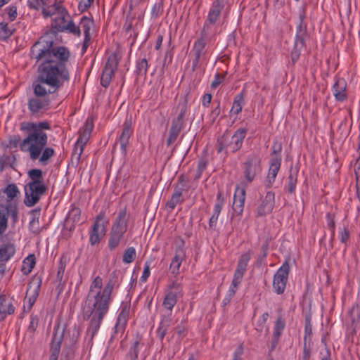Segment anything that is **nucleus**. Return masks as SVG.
<instances>
[{"label":"nucleus","mask_w":360,"mask_h":360,"mask_svg":"<svg viewBox=\"0 0 360 360\" xmlns=\"http://www.w3.org/2000/svg\"><path fill=\"white\" fill-rule=\"evenodd\" d=\"M30 57L40 62L37 77L32 88L34 96L29 98L28 109L34 115L50 108L51 95L70 80L67 68L70 53L64 46H54L53 41L41 38L30 49Z\"/></svg>","instance_id":"nucleus-1"},{"label":"nucleus","mask_w":360,"mask_h":360,"mask_svg":"<svg viewBox=\"0 0 360 360\" xmlns=\"http://www.w3.org/2000/svg\"><path fill=\"white\" fill-rule=\"evenodd\" d=\"M51 124L47 121L39 122H22L20 130L27 132V136L20 143L21 151L28 153L30 159L41 166H46L55 155L51 147H46L48 135L44 130H50Z\"/></svg>","instance_id":"nucleus-2"},{"label":"nucleus","mask_w":360,"mask_h":360,"mask_svg":"<svg viewBox=\"0 0 360 360\" xmlns=\"http://www.w3.org/2000/svg\"><path fill=\"white\" fill-rule=\"evenodd\" d=\"M120 285L119 274L117 271H113L110 274L108 282L103 289L96 292V295L94 297L95 303L94 304V308L90 311V314L94 316V325L102 324L112 302L113 289L115 288H118Z\"/></svg>","instance_id":"nucleus-3"},{"label":"nucleus","mask_w":360,"mask_h":360,"mask_svg":"<svg viewBox=\"0 0 360 360\" xmlns=\"http://www.w3.org/2000/svg\"><path fill=\"white\" fill-rule=\"evenodd\" d=\"M102 286V278L98 276L94 278L90 285V290L85 300V307L83 309V319L84 320L89 321L88 327L86 330V335L89 338L91 342L93 341L101 326V324H98L95 326L93 323L94 316L90 314V311L91 309L94 308V304L95 303L94 297L96 295V292H94V289L97 288L99 290H101Z\"/></svg>","instance_id":"nucleus-4"},{"label":"nucleus","mask_w":360,"mask_h":360,"mask_svg":"<svg viewBox=\"0 0 360 360\" xmlns=\"http://www.w3.org/2000/svg\"><path fill=\"white\" fill-rule=\"evenodd\" d=\"M248 130L245 128L238 129L233 135L230 136L226 131L217 141V150L218 153L224 152L226 156L229 153L238 151L243 143Z\"/></svg>","instance_id":"nucleus-5"},{"label":"nucleus","mask_w":360,"mask_h":360,"mask_svg":"<svg viewBox=\"0 0 360 360\" xmlns=\"http://www.w3.org/2000/svg\"><path fill=\"white\" fill-rule=\"evenodd\" d=\"M214 33H210L202 30L200 37L194 42L190 54L193 57L192 60V70H196L200 65L201 58L206 53V43L212 40Z\"/></svg>","instance_id":"nucleus-6"},{"label":"nucleus","mask_w":360,"mask_h":360,"mask_svg":"<svg viewBox=\"0 0 360 360\" xmlns=\"http://www.w3.org/2000/svg\"><path fill=\"white\" fill-rule=\"evenodd\" d=\"M261 162L262 159L257 153H252L248 155L243 165L244 178L248 183H252L262 172Z\"/></svg>","instance_id":"nucleus-7"},{"label":"nucleus","mask_w":360,"mask_h":360,"mask_svg":"<svg viewBox=\"0 0 360 360\" xmlns=\"http://www.w3.org/2000/svg\"><path fill=\"white\" fill-rule=\"evenodd\" d=\"M48 191L45 184H29L25 186L24 203L27 207L35 205Z\"/></svg>","instance_id":"nucleus-8"},{"label":"nucleus","mask_w":360,"mask_h":360,"mask_svg":"<svg viewBox=\"0 0 360 360\" xmlns=\"http://www.w3.org/2000/svg\"><path fill=\"white\" fill-rule=\"evenodd\" d=\"M108 221L105 220V212H101L95 218L91 229L89 231V243L94 246L98 244L101 238L105 236Z\"/></svg>","instance_id":"nucleus-9"},{"label":"nucleus","mask_w":360,"mask_h":360,"mask_svg":"<svg viewBox=\"0 0 360 360\" xmlns=\"http://www.w3.org/2000/svg\"><path fill=\"white\" fill-rule=\"evenodd\" d=\"M189 189L185 176L181 174L178 177L177 184L174 186V192L170 200L167 202V206L170 209H174L178 204L184 201L183 192H187Z\"/></svg>","instance_id":"nucleus-10"},{"label":"nucleus","mask_w":360,"mask_h":360,"mask_svg":"<svg viewBox=\"0 0 360 360\" xmlns=\"http://www.w3.org/2000/svg\"><path fill=\"white\" fill-rule=\"evenodd\" d=\"M224 8V0H214L208 12L207 19L205 21L203 25V30H207V32L210 33H214L212 30V26L217 22L219 20L221 11Z\"/></svg>","instance_id":"nucleus-11"},{"label":"nucleus","mask_w":360,"mask_h":360,"mask_svg":"<svg viewBox=\"0 0 360 360\" xmlns=\"http://www.w3.org/2000/svg\"><path fill=\"white\" fill-rule=\"evenodd\" d=\"M289 271V264L288 262H285L274 274L273 280V289L277 295H282L284 292L288 281Z\"/></svg>","instance_id":"nucleus-12"},{"label":"nucleus","mask_w":360,"mask_h":360,"mask_svg":"<svg viewBox=\"0 0 360 360\" xmlns=\"http://www.w3.org/2000/svg\"><path fill=\"white\" fill-rule=\"evenodd\" d=\"M119 60L116 54H111L105 65L101 77V84L107 88L112 80V77L117 68Z\"/></svg>","instance_id":"nucleus-13"},{"label":"nucleus","mask_w":360,"mask_h":360,"mask_svg":"<svg viewBox=\"0 0 360 360\" xmlns=\"http://www.w3.org/2000/svg\"><path fill=\"white\" fill-rule=\"evenodd\" d=\"M94 128V123L91 118H87L83 127L82 131L80 132L79 136L78 137L77 142L75 145L74 153L77 152L78 148H79V152L78 153L77 159L80 158V155L83 152L84 147L89 139L91 133Z\"/></svg>","instance_id":"nucleus-14"},{"label":"nucleus","mask_w":360,"mask_h":360,"mask_svg":"<svg viewBox=\"0 0 360 360\" xmlns=\"http://www.w3.org/2000/svg\"><path fill=\"white\" fill-rule=\"evenodd\" d=\"M305 18V6H303L299 9V24L296 27V35L294 44H296V46H305V39L308 36L307 25L304 23Z\"/></svg>","instance_id":"nucleus-15"},{"label":"nucleus","mask_w":360,"mask_h":360,"mask_svg":"<svg viewBox=\"0 0 360 360\" xmlns=\"http://www.w3.org/2000/svg\"><path fill=\"white\" fill-rule=\"evenodd\" d=\"M185 259V242L181 238L178 242H176L175 255L170 264V270L172 274L176 275L179 273L180 266Z\"/></svg>","instance_id":"nucleus-16"},{"label":"nucleus","mask_w":360,"mask_h":360,"mask_svg":"<svg viewBox=\"0 0 360 360\" xmlns=\"http://www.w3.org/2000/svg\"><path fill=\"white\" fill-rule=\"evenodd\" d=\"M65 328L59 331V324L55 327L54 333L50 346L49 360H58L60 352L61 344L63 340Z\"/></svg>","instance_id":"nucleus-17"},{"label":"nucleus","mask_w":360,"mask_h":360,"mask_svg":"<svg viewBox=\"0 0 360 360\" xmlns=\"http://www.w3.org/2000/svg\"><path fill=\"white\" fill-rule=\"evenodd\" d=\"M281 157H275L270 159L268 174L264 182L266 188H271L273 184L275 182L276 176L281 168Z\"/></svg>","instance_id":"nucleus-18"},{"label":"nucleus","mask_w":360,"mask_h":360,"mask_svg":"<svg viewBox=\"0 0 360 360\" xmlns=\"http://www.w3.org/2000/svg\"><path fill=\"white\" fill-rule=\"evenodd\" d=\"M275 204V194L272 191H268L257 209L258 217H263L272 212Z\"/></svg>","instance_id":"nucleus-19"},{"label":"nucleus","mask_w":360,"mask_h":360,"mask_svg":"<svg viewBox=\"0 0 360 360\" xmlns=\"http://www.w3.org/2000/svg\"><path fill=\"white\" fill-rule=\"evenodd\" d=\"M133 134V129L131 128V121L126 120L122 125V131L118 138V141L120 144V148L122 152L126 153L127 146L129 143V139Z\"/></svg>","instance_id":"nucleus-20"},{"label":"nucleus","mask_w":360,"mask_h":360,"mask_svg":"<svg viewBox=\"0 0 360 360\" xmlns=\"http://www.w3.org/2000/svg\"><path fill=\"white\" fill-rule=\"evenodd\" d=\"M333 94L337 101L343 102L347 98V82L343 78H338L332 87Z\"/></svg>","instance_id":"nucleus-21"},{"label":"nucleus","mask_w":360,"mask_h":360,"mask_svg":"<svg viewBox=\"0 0 360 360\" xmlns=\"http://www.w3.org/2000/svg\"><path fill=\"white\" fill-rule=\"evenodd\" d=\"M252 252L249 250L248 252L243 253L238 259L237 267L235 271L233 278L238 280H242L246 270L249 261L251 259Z\"/></svg>","instance_id":"nucleus-22"},{"label":"nucleus","mask_w":360,"mask_h":360,"mask_svg":"<svg viewBox=\"0 0 360 360\" xmlns=\"http://www.w3.org/2000/svg\"><path fill=\"white\" fill-rule=\"evenodd\" d=\"M41 285V279L39 277L34 278L29 283L26 292V297L28 298V302L32 306L35 302L39 292Z\"/></svg>","instance_id":"nucleus-23"},{"label":"nucleus","mask_w":360,"mask_h":360,"mask_svg":"<svg viewBox=\"0 0 360 360\" xmlns=\"http://www.w3.org/2000/svg\"><path fill=\"white\" fill-rule=\"evenodd\" d=\"M245 190L237 188L233 196V210L235 214L241 215L244 209Z\"/></svg>","instance_id":"nucleus-24"},{"label":"nucleus","mask_w":360,"mask_h":360,"mask_svg":"<svg viewBox=\"0 0 360 360\" xmlns=\"http://www.w3.org/2000/svg\"><path fill=\"white\" fill-rule=\"evenodd\" d=\"M130 307L127 304L122 305L117 316L115 326V333H123L127 323Z\"/></svg>","instance_id":"nucleus-25"},{"label":"nucleus","mask_w":360,"mask_h":360,"mask_svg":"<svg viewBox=\"0 0 360 360\" xmlns=\"http://www.w3.org/2000/svg\"><path fill=\"white\" fill-rule=\"evenodd\" d=\"M15 307L9 297L6 295H0V321L4 320L8 315L13 314Z\"/></svg>","instance_id":"nucleus-26"},{"label":"nucleus","mask_w":360,"mask_h":360,"mask_svg":"<svg viewBox=\"0 0 360 360\" xmlns=\"http://www.w3.org/2000/svg\"><path fill=\"white\" fill-rule=\"evenodd\" d=\"M127 226L128 215L127 213V210L124 208L120 210L118 212L116 219L113 222L111 229L126 232L127 230Z\"/></svg>","instance_id":"nucleus-27"},{"label":"nucleus","mask_w":360,"mask_h":360,"mask_svg":"<svg viewBox=\"0 0 360 360\" xmlns=\"http://www.w3.org/2000/svg\"><path fill=\"white\" fill-rule=\"evenodd\" d=\"M143 345L144 343L141 341V338L137 335L131 342L129 352L126 356L127 358L130 360H137L140 350Z\"/></svg>","instance_id":"nucleus-28"},{"label":"nucleus","mask_w":360,"mask_h":360,"mask_svg":"<svg viewBox=\"0 0 360 360\" xmlns=\"http://www.w3.org/2000/svg\"><path fill=\"white\" fill-rule=\"evenodd\" d=\"M15 248L13 243L8 242L0 245V262L8 261L15 254Z\"/></svg>","instance_id":"nucleus-29"},{"label":"nucleus","mask_w":360,"mask_h":360,"mask_svg":"<svg viewBox=\"0 0 360 360\" xmlns=\"http://www.w3.org/2000/svg\"><path fill=\"white\" fill-rule=\"evenodd\" d=\"M52 7L54 9V11L43 8L42 15L44 18L52 17L53 15L56 16V14H57V16H69L70 15L67 9L60 3H56Z\"/></svg>","instance_id":"nucleus-30"},{"label":"nucleus","mask_w":360,"mask_h":360,"mask_svg":"<svg viewBox=\"0 0 360 360\" xmlns=\"http://www.w3.org/2000/svg\"><path fill=\"white\" fill-rule=\"evenodd\" d=\"M298 172L299 169L297 167H291L289 170V176L288 177V182L285 186V188L290 194L295 193V192Z\"/></svg>","instance_id":"nucleus-31"},{"label":"nucleus","mask_w":360,"mask_h":360,"mask_svg":"<svg viewBox=\"0 0 360 360\" xmlns=\"http://www.w3.org/2000/svg\"><path fill=\"white\" fill-rule=\"evenodd\" d=\"M70 19V15L69 16H54L51 20V28L55 32H64L65 25Z\"/></svg>","instance_id":"nucleus-32"},{"label":"nucleus","mask_w":360,"mask_h":360,"mask_svg":"<svg viewBox=\"0 0 360 360\" xmlns=\"http://www.w3.org/2000/svg\"><path fill=\"white\" fill-rule=\"evenodd\" d=\"M126 232L111 229L108 239V248L110 250L117 248Z\"/></svg>","instance_id":"nucleus-33"},{"label":"nucleus","mask_w":360,"mask_h":360,"mask_svg":"<svg viewBox=\"0 0 360 360\" xmlns=\"http://www.w3.org/2000/svg\"><path fill=\"white\" fill-rule=\"evenodd\" d=\"M184 126L179 124L172 122L171 127L169 131V136L167 139V146H169L174 143L177 139L179 134L183 129Z\"/></svg>","instance_id":"nucleus-34"},{"label":"nucleus","mask_w":360,"mask_h":360,"mask_svg":"<svg viewBox=\"0 0 360 360\" xmlns=\"http://www.w3.org/2000/svg\"><path fill=\"white\" fill-rule=\"evenodd\" d=\"M32 219L29 223L30 230L34 233H38L40 231L39 229V215H40V209H34L30 212Z\"/></svg>","instance_id":"nucleus-35"},{"label":"nucleus","mask_w":360,"mask_h":360,"mask_svg":"<svg viewBox=\"0 0 360 360\" xmlns=\"http://www.w3.org/2000/svg\"><path fill=\"white\" fill-rule=\"evenodd\" d=\"M94 26V21L88 17L83 16L79 22L80 31L84 32V38L91 39L90 30Z\"/></svg>","instance_id":"nucleus-36"},{"label":"nucleus","mask_w":360,"mask_h":360,"mask_svg":"<svg viewBox=\"0 0 360 360\" xmlns=\"http://www.w3.org/2000/svg\"><path fill=\"white\" fill-rule=\"evenodd\" d=\"M9 214L8 207L0 205V234H2L8 226V214Z\"/></svg>","instance_id":"nucleus-37"},{"label":"nucleus","mask_w":360,"mask_h":360,"mask_svg":"<svg viewBox=\"0 0 360 360\" xmlns=\"http://www.w3.org/2000/svg\"><path fill=\"white\" fill-rule=\"evenodd\" d=\"M178 295L173 293V291H168L164 298L162 305L168 311H172L173 307L177 302Z\"/></svg>","instance_id":"nucleus-38"},{"label":"nucleus","mask_w":360,"mask_h":360,"mask_svg":"<svg viewBox=\"0 0 360 360\" xmlns=\"http://www.w3.org/2000/svg\"><path fill=\"white\" fill-rule=\"evenodd\" d=\"M30 181L29 184H45L43 178V172L40 169H32L27 172Z\"/></svg>","instance_id":"nucleus-39"},{"label":"nucleus","mask_w":360,"mask_h":360,"mask_svg":"<svg viewBox=\"0 0 360 360\" xmlns=\"http://www.w3.org/2000/svg\"><path fill=\"white\" fill-rule=\"evenodd\" d=\"M35 256L34 255H28L22 262L21 271L25 275L29 274L35 265Z\"/></svg>","instance_id":"nucleus-40"},{"label":"nucleus","mask_w":360,"mask_h":360,"mask_svg":"<svg viewBox=\"0 0 360 360\" xmlns=\"http://www.w3.org/2000/svg\"><path fill=\"white\" fill-rule=\"evenodd\" d=\"M357 151H358L359 155L356 160V168L354 169V173H355V176H356V195L360 201V146H359Z\"/></svg>","instance_id":"nucleus-41"},{"label":"nucleus","mask_w":360,"mask_h":360,"mask_svg":"<svg viewBox=\"0 0 360 360\" xmlns=\"http://www.w3.org/2000/svg\"><path fill=\"white\" fill-rule=\"evenodd\" d=\"M4 193L6 195L8 198V203L11 202V200L20 194V191L15 184H8L4 190Z\"/></svg>","instance_id":"nucleus-42"},{"label":"nucleus","mask_w":360,"mask_h":360,"mask_svg":"<svg viewBox=\"0 0 360 360\" xmlns=\"http://www.w3.org/2000/svg\"><path fill=\"white\" fill-rule=\"evenodd\" d=\"M179 108H180V112L177 117L172 120V122L184 126V118L187 111V101L185 100L184 102L180 103L179 104Z\"/></svg>","instance_id":"nucleus-43"},{"label":"nucleus","mask_w":360,"mask_h":360,"mask_svg":"<svg viewBox=\"0 0 360 360\" xmlns=\"http://www.w3.org/2000/svg\"><path fill=\"white\" fill-rule=\"evenodd\" d=\"M136 257V250L134 247L127 248L122 256V262L124 264H130L133 262Z\"/></svg>","instance_id":"nucleus-44"},{"label":"nucleus","mask_w":360,"mask_h":360,"mask_svg":"<svg viewBox=\"0 0 360 360\" xmlns=\"http://www.w3.org/2000/svg\"><path fill=\"white\" fill-rule=\"evenodd\" d=\"M64 32L77 37H79L81 35L79 25H76L72 19L68 22L64 29Z\"/></svg>","instance_id":"nucleus-45"},{"label":"nucleus","mask_w":360,"mask_h":360,"mask_svg":"<svg viewBox=\"0 0 360 360\" xmlns=\"http://www.w3.org/2000/svg\"><path fill=\"white\" fill-rule=\"evenodd\" d=\"M164 11V0H160L155 3L152 7L151 10V18L156 19L160 16Z\"/></svg>","instance_id":"nucleus-46"},{"label":"nucleus","mask_w":360,"mask_h":360,"mask_svg":"<svg viewBox=\"0 0 360 360\" xmlns=\"http://www.w3.org/2000/svg\"><path fill=\"white\" fill-rule=\"evenodd\" d=\"M148 61L146 58H143L138 61L136 67V73L140 76H146L148 71Z\"/></svg>","instance_id":"nucleus-47"},{"label":"nucleus","mask_w":360,"mask_h":360,"mask_svg":"<svg viewBox=\"0 0 360 360\" xmlns=\"http://www.w3.org/2000/svg\"><path fill=\"white\" fill-rule=\"evenodd\" d=\"M243 102V96L242 94H238L233 101L231 112L236 115L240 113L242 110V103Z\"/></svg>","instance_id":"nucleus-48"},{"label":"nucleus","mask_w":360,"mask_h":360,"mask_svg":"<svg viewBox=\"0 0 360 360\" xmlns=\"http://www.w3.org/2000/svg\"><path fill=\"white\" fill-rule=\"evenodd\" d=\"M349 314L352 323L359 322L360 320V306L358 304H354L349 311Z\"/></svg>","instance_id":"nucleus-49"},{"label":"nucleus","mask_w":360,"mask_h":360,"mask_svg":"<svg viewBox=\"0 0 360 360\" xmlns=\"http://www.w3.org/2000/svg\"><path fill=\"white\" fill-rule=\"evenodd\" d=\"M221 210H219L218 208L213 210V214L209 220V230L213 231L216 230L217 220Z\"/></svg>","instance_id":"nucleus-50"},{"label":"nucleus","mask_w":360,"mask_h":360,"mask_svg":"<svg viewBox=\"0 0 360 360\" xmlns=\"http://www.w3.org/2000/svg\"><path fill=\"white\" fill-rule=\"evenodd\" d=\"M284 328H285L284 321L282 319L281 317H278L276 319V321H275L273 334L275 335L281 336Z\"/></svg>","instance_id":"nucleus-51"},{"label":"nucleus","mask_w":360,"mask_h":360,"mask_svg":"<svg viewBox=\"0 0 360 360\" xmlns=\"http://www.w3.org/2000/svg\"><path fill=\"white\" fill-rule=\"evenodd\" d=\"M269 315L268 312L264 313L261 317L258 319L257 321L255 329L259 331L262 332L265 327L266 323L267 321V319L269 318Z\"/></svg>","instance_id":"nucleus-52"},{"label":"nucleus","mask_w":360,"mask_h":360,"mask_svg":"<svg viewBox=\"0 0 360 360\" xmlns=\"http://www.w3.org/2000/svg\"><path fill=\"white\" fill-rule=\"evenodd\" d=\"M13 34V32L8 29L7 24L0 23V39H7Z\"/></svg>","instance_id":"nucleus-53"},{"label":"nucleus","mask_w":360,"mask_h":360,"mask_svg":"<svg viewBox=\"0 0 360 360\" xmlns=\"http://www.w3.org/2000/svg\"><path fill=\"white\" fill-rule=\"evenodd\" d=\"M326 219L327 226L328 229L331 231V240H333L335 233V223L334 221V217L330 213H327Z\"/></svg>","instance_id":"nucleus-54"},{"label":"nucleus","mask_w":360,"mask_h":360,"mask_svg":"<svg viewBox=\"0 0 360 360\" xmlns=\"http://www.w3.org/2000/svg\"><path fill=\"white\" fill-rule=\"evenodd\" d=\"M81 210L79 208L74 207L69 212L68 217L71 219L73 222L77 223L80 219Z\"/></svg>","instance_id":"nucleus-55"},{"label":"nucleus","mask_w":360,"mask_h":360,"mask_svg":"<svg viewBox=\"0 0 360 360\" xmlns=\"http://www.w3.org/2000/svg\"><path fill=\"white\" fill-rule=\"evenodd\" d=\"M150 264L151 261H146L144 264L143 271L140 281L143 283L146 282L150 274Z\"/></svg>","instance_id":"nucleus-56"},{"label":"nucleus","mask_w":360,"mask_h":360,"mask_svg":"<svg viewBox=\"0 0 360 360\" xmlns=\"http://www.w3.org/2000/svg\"><path fill=\"white\" fill-rule=\"evenodd\" d=\"M282 150V145L280 142L275 141L272 145V151L271 153V158L275 157H281V152Z\"/></svg>","instance_id":"nucleus-57"},{"label":"nucleus","mask_w":360,"mask_h":360,"mask_svg":"<svg viewBox=\"0 0 360 360\" xmlns=\"http://www.w3.org/2000/svg\"><path fill=\"white\" fill-rule=\"evenodd\" d=\"M224 204V197L221 191H218L217 195V200L216 203L214 206V208H218L219 210H221L222 207Z\"/></svg>","instance_id":"nucleus-58"},{"label":"nucleus","mask_w":360,"mask_h":360,"mask_svg":"<svg viewBox=\"0 0 360 360\" xmlns=\"http://www.w3.org/2000/svg\"><path fill=\"white\" fill-rule=\"evenodd\" d=\"M168 288L169 291H173V293L178 296L181 294L182 290L181 284L176 281H173L171 284H169Z\"/></svg>","instance_id":"nucleus-59"},{"label":"nucleus","mask_w":360,"mask_h":360,"mask_svg":"<svg viewBox=\"0 0 360 360\" xmlns=\"http://www.w3.org/2000/svg\"><path fill=\"white\" fill-rule=\"evenodd\" d=\"M304 47L296 46V44H294L293 50L291 52V58L293 63L297 61L300 58L301 51Z\"/></svg>","instance_id":"nucleus-60"},{"label":"nucleus","mask_w":360,"mask_h":360,"mask_svg":"<svg viewBox=\"0 0 360 360\" xmlns=\"http://www.w3.org/2000/svg\"><path fill=\"white\" fill-rule=\"evenodd\" d=\"M94 0H80L78 4L79 11L81 12H84L91 6Z\"/></svg>","instance_id":"nucleus-61"},{"label":"nucleus","mask_w":360,"mask_h":360,"mask_svg":"<svg viewBox=\"0 0 360 360\" xmlns=\"http://www.w3.org/2000/svg\"><path fill=\"white\" fill-rule=\"evenodd\" d=\"M240 280L236 279L235 278H233L227 293L234 296L237 288L238 285L240 283Z\"/></svg>","instance_id":"nucleus-62"},{"label":"nucleus","mask_w":360,"mask_h":360,"mask_svg":"<svg viewBox=\"0 0 360 360\" xmlns=\"http://www.w3.org/2000/svg\"><path fill=\"white\" fill-rule=\"evenodd\" d=\"M350 236L349 231L346 227H344L340 231V240L341 243L346 244Z\"/></svg>","instance_id":"nucleus-63"},{"label":"nucleus","mask_w":360,"mask_h":360,"mask_svg":"<svg viewBox=\"0 0 360 360\" xmlns=\"http://www.w3.org/2000/svg\"><path fill=\"white\" fill-rule=\"evenodd\" d=\"M72 356L73 352L71 348H64L60 360H70Z\"/></svg>","instance_id":"nucleus-64"}]
</instances>
